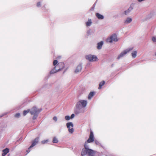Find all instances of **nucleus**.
<instances>
[{"label":"nucleus","instance_id":"nucleus-41","mask_svg":"<svg viewBox=\"0 0 156 156\" xmlns=\"http://www.w3.org/2000/svg\"><path fill=\"white\" fill-rule=\"evenodd\" d=\"M66 71V70H65L63 73H64V72H65Z\"/></svg>","mask_w":156,"mask_h":156},{"label":"nucleus","instance_id":"nucleus-35","mask_svg":"<svg viewBox=\"0 0 156 156\" xmlns=\"http://www.w3.org/2000/svg\"><path fill=\"white\" fill-rule=\"evenodd\" d=\"M30 151H28L27 150V154H28L30 152Z\"/></svg>","mask_w":156,"mask_h":156},{"label":"nucleus","instance_id":"nucleus-27","mask_svg":"<svg viewBox=\"0 0 156 156\" xmlns=\"http://www.w3.org/2000/svg\"><path fill=\"white\" fill-rule=\"evenodd\" d=\"M65 119L66 120H70L71 119L70 118V117L69 115H66L65 117Z\"/></svg>","mask_w":156,"mask_h":156},{"label":"nucleus","instance_id":"nucleus-36","mask_svg":"<svg viewBox=\"0 0 156 156\" xmlns=\"http://www.w3.org/2000/svg\"><path fill=\"white\" fill-rule=\"evenodd\" d=\"M30 148H29V147L28 148V149L27 150L28 151H30Z\"/></svg>","mask_w":156,"mask_h":156},{"label":"nucleus","instance_id":"nucleus-21","mask_svg":"<svg viewBox=\"0 0 156 156\" xmlns=\"http://www.w3.org/2000/svg\"><path fill=\"white\" fill-rule=\"evenodd\" d=\"M94 141V142H95V144L96 145L102 147V145L98 140H95Z\"/></svg>","mask_w":156,"mask_h":156},{"label":"nucleus","instance_id":"nucleus-40","mask_svg":"<svg viewBox=\"0 0 156 156\" xmlns=\"http://www.w3.org/2000/svg\"><path fill=\"white\" fill-rule=\"evenodd\" d=\"M45 5H44L43 6V7H42V8H44V7H45Z\"/></svg>","mask_w":156,"mask_h":156},{"label":"nucleus","instance_id":"nucleus-30","mask_svg":"<svg viewBox=\"0 0 156 156\" xmlns=\"http://www.w3.org/2000/svg\"><path fill=\"white\" fill-rule=\"evenodd\" d=\"M75 117V114H72L71 115V116L70 117L71 119H72L73 118Z\"/></svg>","mask_w":156,"mask_h":156},{"label":"nucleus","instance_id":"nucleus-26","mask_svg":"<svg viewBox=\"0 0 156 156\" xmlns=\"http://www.w3.org/2000/svg\"><path fill=\"white\" fill-rule=\"evenodd\" d=\"M20 116V114L19 113H16L15 114V116L16 117L19 118Z\"/></svg>","mask_w":156,"mask_h":156},{"label":"nucleus","instance_id":"nucleus-7","mask_svg":"<svg viewBox=\"0 0 156 156\" xmlns=\"http://www.w3.org/2000/svg\"><path fill=\"white\" fill-rule=\"evenodd\" d=\"M66 126L68 129L69 132L73 133L74 132L73 123L72 122H69L66 123Z\"/></svg>","mask_w":156,"mask_h":156},{"label":"nucleus","instance_id":"nucleus-16","mask_svg":"<svg viewBox=\"0 0 156 156\" xmlns=\"http://www.w3.org/2000/svg\"><path fill=\"white\" fill-rule=\"evenodd\" d=\"M132 20V18L128 17H127L126 20L125 21L124 23H131Z\"/></svg>","mask_w":156,"mask_h":156},{"label":"nucleus","instance_id":"nucleus-8","mask_svg":"<svg viewBox=\"0 0 156 156\" xmlns=\"http://www.w3.org/2000/svg\"><path fill=\"white\" fill-rule=\"evenodd\" d=\"M39 137H36L34 140L32 142V144L29 147V148L34 147L36 144H37L39 141Z\"/></svg>","mask_w":156,"mask_h":156},{"label":"nucleus","instance_id":"nucleus-31","mask_svg":"<svg viewBox=\"0 0 156 156\" xmlns=\"http://www.w3.org/2000/svg\"><path fill=\"white\" fill-rule=\"evenodd\" d=\"M41 2H38L37 3V6L38 7H39L40 6H41Z\"/></svg>","mask_w":156,"mask_h":156},{"label":"nucleus","instance_id":"nucleus-32","mask_svg":"<svg viewBox=\"0 0 156 156\" xmlns=\"http://www.w3.org/2000/svg\"><path fill=\"white\" fill-rule=\"evenodd\" d=\"M53 119L56 122L57 120V118L56 116H54L53 118Z\"/></svg>","mask_w":156,"mask_h":156},{"label":"nucleus","instance_id":"nucleus-34","mask_svg":"<svg viewBox=\"0 0 156 156\" xmlns=\"http://www.w3.org/2000/svg\"><path fill=\"white\" fill-rule=\"evenodd\" d=\"M7 154H6L5 152H3V153H2V156H5Z\"/></svg>","mask_w":156,"mask_h":156},{"label":"nucleus","instance_id":"nucleus-13","mask_svg":"<svg viewBox=\"0 0 156 156\" xmlns=\"http://www.w3.org/2000/svg\"><path fill=\"white\" fill-rule=\"evenodd\" d=\"M104 44V42L103 41H101L100 42H99L97 43V48L98 49H101L103 46Z\"/></svg>","mask_w":156,"mask_h":156},{"label":"nucleus","instance_id":"nucleus-28","mask_svg":"<svg viewBox=\"0 0 156 156\" xmlns=\"http://www.w3.org/2000/svg\"><path fill=\"white\" fill-rule=\"evenodd\" d=\"M152 41L154 43L156 42V37H152Z\"/></svg>","mask_w":156,"mask_h":156},{"label":"nucleus","instance_id":"nucleus-2","mask_svg":"<svg viewBox=\"0 0 156 156\" xmlns=\"http://www.w3.org/2000/svg\"><path fill=\"white\" fill-rule=\"evenodd\" d=\"M87 104V100H80L78 101L76 105V108L74 109V113L76 115L84 112L83 108L86 107Z\"/></svg>","mask_w":156,"mask_h":156},{"label":"nucleus","instance_id":"nucleus-33","mask_svg":"<svg viewBox=\"0 0 156 156\" xmlns=\"http://www.w3.org/2000/svg\"><path fill=\"white\" fill-rule=\"evenodd\" d=\"M6 113H4L1 115H0V117H2L4 115H6Z\"/></svg>","mask_w":156,"mask_h":156},{"label":"nucleus","instance_id":"nucleus-3","mask_svg":"<svg viewBox=\"0 0 156 156\" xmlns=\"http://www.w3.org/2000/svg\"><path fill=\"white\" fill-rule=\"evenodd\" d=\"M42 108L38 109L35 106H33L30 110L28 109L26 110H24L23 111V115L24 116H25L28 113L30 112L31 115H33L32 119L33 120L36 119L37 118L40 113L42 111Z\"/></svg>","mask_w":156,"mask_h":156},{"label":"nucleus","instance_id":"nucleus-12","mask_svg":"<svg viewBox=\"0 0 156 156\" xmlns=\"http://www.w3.org/2000/svg\"><path fill=\"white\" fill-rule=\"evenodd\" d=\"M133 9V7L132 6V5H131L130 6L129 8L128 9L124 11V14L125 15L128 14L130 13Z\"/></svg>","mask_w":156,"mask_h":156},{"label":"nucleus","instance_id":"nucleus-37","mask_svg":"<svg viewBox=\"0 0 156 156\" xmlns=\"http://www.w3.org/2000/svg\"><path fill=\"white\" fill-rule=\"evenodd\" d=\"M22 140V138H20V139H19V140Z\"/></svg>","mask_w":156,"mask_h":156},{"label":"nucleus","instance_id":"nucleus-15","mask_svg":"<svg viewBox=\"0 0 156 156\" xmlns=\"http://www.w3.org/2000/svg\"><path fill=\"white\" fill-rule=\"evenodd\" d=\"M95 94V92L94 91L90 92L88 96V99H90L92 97L94 96Z\"/></svg>","mask_w":156,"mask_h":156},{"label":"nucleus","instance_id":"nucleus-24","mask_svg":"<svg viewBox=\"0 0 156 156\" xmlns=\"http://www.w3.org/2000/svg\"><path fill=\"white\" fill-rule=\"evenodd\" d=\"M96 2H97V1L95 2V3L93 4V5L92 6V7L90 8V10H92L94 9L95 5H96Z\"/></svg>","mask_w":156,"mask_h":156},{"label":"nucleus","instance_id":"nucleus-39","mask_svg":"<svg viewBox=\"0 0 156 156\" xmlns=\"http://www.w3.org/2000/svg\"><path fill=\"white\" fill-rule=\"evenodd\" d=\"M155 56H156V52L155 53Z\"/></svg>","mask_w":156,"mask_h":156},{"label":"nucleus","instance_id":"nucleus-29","mask_svg":"<svg viewBox=\"0 0 156 156\" xmlns=\"http://www.w3.org/2000/svg\"><path fill=\"white\" fill-rule=\"evenodd\" d=\"M90 29L89 30H88L87 31V34L88 36L91 34L90 32Z\"/></svg>","mask_w":156,"mask_h":156},{"label":"nucleus","instance_id":"nucleus-6","mask_svg":"<svg viewBox=\"0 0 156 156\" xmlns=\"http://www.w3.org/2000/svg\"><path fill=\"white\" fill-rule=\"evenodd\" d=\"M133 48H127L126 50L122 51L120 54L118 56L117 59L119 60L121 58L123 57L127 53L133 49Z\"/></svg>","mask_w":156,"mask_h":156},{"label":"nucleus","instance_id":"nucleus-22","mask_svg":"<svg viewBox=\"0 0 156 156\" xmlns=\"http://www.w3.org/2000/svg\"><path fill=\"white\" fill-rule=\"evenodd\" d=\"M9 149L7 148H5L3 150V152H5L6 154H7L9 152Z\"/></svg>","mask_w":156,"mask_h":156},{"label":"nucleus","instance_id":"nucleus-4","mask_svg":"<svg viewBox=\"0 0 156 156\" xmlns=\"http://www.w3.org/2000/svg\"><path fill=\"white\" fill-rule=\"evenodd\" d=\"M118 41L117 39V35L115 33L112 34L109 37L107 38L106 40L107 42L112 43L113 41L117 42Z\"/></svg>","mask_w":156,"mask_h":156},{"label":"nucleus","instance_id":"nucleus-14","mask_svg":"<svg viewBox=\"0 0 156 156\" xmlns=\"http://www.w3.org/2000/svg\"><path fill=\"white\" fill-rule=\"evenodd\" d=\"M96 16L99 20H103L104 19V16L98 13H96L95 14Z\"/></svg>","mask_w":156,"mask_h":156},{"label":"nucleus","instance_id":"nucleus-1","mask_svg":"<svg viewBox=\"0 0 156 156\" xmlns=\"http://www.w3.org/2000/svg\"><path fill=\"white\" fill-rule=\"evenodd\" d=\"M94 141L93 132L91 130H90L89 138L85 141L84 145V148L82 149L81 153L82 156H85L86 155L88 156H95L96 151L89 148L88 145H87V143H92Z\"/></svg>","mask_w":156,"mask_h":156},{"label":"nucleus","instance_id":"nucleus-25","mask_svg":"<svg viewBox=\"0 0 156 156\" xmlns=\"http://www.w3.org/2000/svg\"><path fill=\"white\" fill-rule=\"evenodd\" d=\"M48 141V139L46 140H42L41 141V143L43 144H45L47 143Z\"/></svg>","mask_w":156,"mask_h":156},{"label":"nucleus","instance_id":"nucleus-18","mask_svg":"<svg viewBox=\"0 0 156 156\" xmlns=\"http://www.w3.org/2000/svg\"><path fill=\"white\" fill-rule=\"evenodd\" d=\"M92 23L91 19H88V21L86 23V25L87 27L90 26L91 25Z\"/></svg>","mask_w":156,"mask_h":156},{"label":"nucleus","instance_id":"nucleus-9","mask_svg":"<svg viewBox=\"0 0 156 156\" xmlns=\"http://www.w3.org/2000/svg\"><path fill=\"white\" fill-rule=\"evenodd\" d=\"M56 68H58V71H60L64 68L65 67V64L64 62H59L57 66H55Z\"/></svg>","mask_w":156,"mask_h":156},{"label":"nucleus","instance_id":"nucleus-20","mask_svg":"<svg viewBox=\"0 0 156 156\" xmlns=\"http://www.w3.org/2000/svg\"><path fill=\"white\" fill-rule=\"evenodd\" d=\"M58 140L56 138V137H53V141L52 142L54 143H58Z\"/></svg>","mask_w":156,"mask_h":156},{"label":"nucleus","instance_id":"nucleus-19","mask_svg":"<svg viewBox=\"0 0 156 156\" xmlns=\"http://www.w3.org/2000/svg\"><path fill=\"white\" fill-rule=\"evenodd\" d=\"M137 51H133L132 53L131 54L133 58H135L136 57L137 55Z\"/></svg>","mask_w":156,"mask_h":156},{"label":"nucleus","instance_id":"nucleus-10","mask_svg":"<svg viewBox=\"0 0 156 156\" xmlns=\"http://www.w3.org/2000/svg\"><path fill=\"white\" fill-rule=\"evenodd\" d=\"M56 67L55 66L54 67L53 69H52L50 72L48 74L47 76V79H48V78L50 76V75L51 74L55 73L57 72H58V69H56Z\"/></svg>","mask_w":156,"mask_h":156},{"label":"nucleus","instance_id":"nucleus-23","mask_svg":"<svg viewBox=\"0 0 156 156\" xmlns=\"http://www.w3.org/2000/svg\"><path fill=\"white\" fill-rule=\"evenodd\" d=\"M58 61L57 60H55L53 61V64L54 66H57L56 65L58 64Z\"/></svg>","mask_w":156,"mask_h":156},{"label":"nucleus","instance_id":"nucleus-11","mask_svg":"<svg viewBox=\"0 0 156 156\" xmlns=\"http://www.w3.org/2000/svg\"><path fill=\"white\" fill-rule=\"evenodd\" d=\"M82 68V64L80 63L77 67L75 71V73H77L80 71Z\"/></svg>","mask_w":156,"mask_h":156},{"label":"nucleus","instance_id":"nucleus-38","mask_svg":"<svg viewBox=\"0 0 156 156\" xmlns=\"http://www.w3.org/2000/svg\"><path fill=\"white\" fill-rule=\"evenodd\" d=\"M113 66H114V64H112V65L111 66L112 67Z\"/></svg>","mask_w":156,"mask_h":156},{"label":"nucleus","instance_id":"nucleus-5","mask_svg":"<svg viewBox=\"0 0 156 156\" xmlns=\"http://www.w3.org/2000/svg\"><path fill=\"white\" fill-rule=\"evenodd\" d=\"M85 58L90 62L98 61V59L96 55L89 54L86 56Z\"/></svg>","mask_w":156,"mask_h":156},{"label":"nucleus","instance_id":"nucleus-17","mask_svg":"<svg viewBox=\"0 0 156 156\" xmlns=\"http://www.w3.org/2000/svg\"><path fill=\"white\" fill-rule=\"evenodd\" d=\"M105 81L104 80L100 82L99 84L98 89H101L102 87L105 84Z\"/></svg>","mask_w":156,"mask_h":156}]
</instances>
